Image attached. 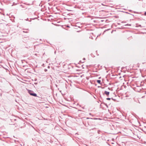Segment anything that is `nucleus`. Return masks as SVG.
Instances as JSON below:
<instances>
[{"label":"nucleus","mask_w":146,"mask_h":146,"mask_svg":"<svg viewBox=\"0 0 146 146\" xmlns=\"http://www.w3.org/2000/svg\"><path fill=\"white\" fill-rule=\"evenodd\" d=\"M97 82L99 84H100L101 83V80H98Z\"/></svg>","instance_id":"7ed1b4c3"},{"label":"nucleus","mask_w":146,"mask_h":146,"mask_svg":"<svg viewBox=\"0 0 146 146\" xmlns=\"http://www.w3.org/2000/svg\"><path fill=\"white\" fill-rule=\"evenodd\" d=\"M121 23H123V21L122 22H121Z\"/></svg>","instance_id":"9d476101"},{"label":"nucleus","mask_w":146,"mask_h":146,"mask_svg":"<svg viewBox=\"0 0 146 146\" xmlns=\"http://www.w3.org/2000/svg\"><path fill=\"white\" fill-rule=\"evenodd\" d=\"M144 15L146 16V12L144 13Z\"/></svg>","instance_id":"0eeeda50"},{"label":"nucleus","mask_w":146,"mask_h":146,"mask_svg":"<svg viewBox=\"0 0 146 146\" xmlns=\"http://www.w3.org/2000/svg\"><path fill=\"white\" fill-rule=\"evenodd\" d=\"M84 60H85V58H84L83 59Z\"/></svg>","instance_id":"6e6552de"},{"label":"nucleus","mask_w":146,"mask_h":146,"mask_svg":"<svg viewBox=\"0 0 146 146\" xmlns=\"http://www.w3.org/2000/svg\"><path fill=\"white\" fill-rule=\"evenodd\" d=\"M110 99H111V98H106V100H110Z\"/></svg>","instance_id":"20e7f679"},{"label":"nucleus","mask_w":146,"mask_h":146,"mask_svg":"<svg viewBox=\"0 0 146 146\" xmlns=\"http://www.w3.org/2000/svg\"><path fill=\"white\" fill-rule=\"evenodd\" d=\"M110 92H107L106 91H105L104 94L107 96H108L109 95V94Z\"/></svg>","instance_id":"f03ea898"},{"label":"nucleus","mask_w":146,"mask_h":146,"mask_svg":"<svg viewBox=\"0 0 146 146\" xmlns=\"http://www.w3.org/2000/svg\"><path fill=\"white\" fill-rule=\"evenodd\" d=\"M23 33H28V31H23Z\"/></svg>","instance_id":"39448f33"},{"label":"nucleus","mask_w":146,"mask_h":146,"mask_svg":"<svg viewBox=\"0 0 146 146\" xmlns=\"http://www.w3.org/2000/svg\"><path fill=\"white\" fill-rule=\"evenodd\" d=\"M128 25V24H127V25Z\"/></svg>","instance_id":"1a4fd4ad"},{"label":"nucleus","mask_w":146,"mask_h":146,"mask_svg":"<svg viewBox=\"0 0 146 146\" xmlns=\"http://www.w3.org/2000/svg\"><path fill=\"white\" fill-rule=\"evenodd\" d=\"M28 92L29 94L31 96L35 97H36L37 96V94L32 90H29L28 91Z\"/></svg>","instance_id":"f257e3e1"},{"label":"nucleus","mask_w":146,"mask_h":146,"mask_svg":"<svg viewBox=\"0 0 146 146\" xmlns=\"http://www.w3.org/2000/svg\"><path fill=\"white\" fill-rule=\"evenodd\" d=\"M138 27H142V26H141V25H139L138 26Z\"/></svg>","instance_id":"423d86ee"}]
</instances>
